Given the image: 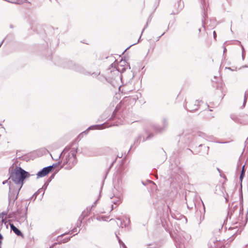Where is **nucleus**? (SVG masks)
I'll list each match as a JSON object with an SVG mask.
<instances>
[{"label":"nucleus","mask_w":248,"mask_h":248,"mask_svg":"<svg viewBox=\"0 0 248 248\" xmlns=\"http://www.w3.org/2000/svg\"><path fill=\"white\" fill-rule=\"evenodd\" d=\"M214 38H215L216 36V32L215 31H214Z\"/></svg>","instance_id":"obj_12"},{"label":"nucleus","mask_w":248,"mask_h":248,"mask_svg":"<svg viewBox=\"0 0 248 248\" xmlns=\"http://www.w3.org/2000/svg\"><path fill=\"white\" fill-rule=\"evenodd\" d=\"M53 166H50L43 168L37 173V177H42L46 175L52 170Z\"/></svg>","instance_id":"obj_3"},{"label":"nucleus","mask_w":248,"mask_h":248,"mask_svg":"<svg viewBox=\"0 0 248 248\" xmlns=\"http://www.w3.org/2000/svg\"><path fill=\"white\" fill-rule=\"evenodd\" d=\"M113 203L116 205L119 204L121 202V200L120 198H117L115 200L113 201Z\"/></svg>","instance_id":"obj_5"},{"label":"nucleus","mask_w":248,"mask_h":248,"mask_svg":"<svg viewBox=\"0 0 248 248\" xmlns=\"http://www.w3.org/2000/svg\"><path fill=\"white\" fill-rule=\"evenodd\" d=\"M118 241L120 245L122 246L124 248H127L125 244L119 238Z\"/></svg>","instance_id":"obj_7"},{"label":"nucleus","mask_w":248,"mask_h":248,"mask_svg":"<svg viewBox=\"0 0 248 248\" xmlns=\"http://www.w3.org/2000/svg\"><path fill=\"white\" fill-rule=\"evenodd\" d=\"M2 43H3V41H2V42H1V43L0 44V47L1 46L2 44Z\"/></svg>","instance_id":"obj_13"},{"label":"nucleus","mask_w":248,"mask_h":248,"mask_svg":"<svg viewBox=\"0 0 248 248\" xmlns=\"http://www.w3.org/2000/svg\"><path fill=\"white\" fill-rule=\"evenodd\" d=\"M118 241L120 245L122 246L124 248H127L125 244L119 238Z\"/></svg>","instance_id":"obj_6"},{"label":"nucleus","mask_w":248,"mask_h":248,"mask_svg":"<svg viewBox=\"0 0 248 248\" xmlns=\"http://www.w3.org/2000/svg\"><path fill=\"white\" fill-rule=\"evenodd\" d=\"M247 99V95L245 94V95L244 104L246 103Z\"/></svg>","instance_id":"obj_9"},{"label":"nucleus","mask_w":248,"mask_h":248,"mask_svg":"<svg viewBox=\"0 0 248 248\" xmlns=\"http://www.w3.org/2000/svg\"><path fill=\"white\" fill-rule=\"evenodd\" d=\"M77 163L76 154L74 152L69 153L64 160V164L67 165L66 168L71 169Z\"/></svg>","instance_id":"obj_2"},{"label":"nucleus","mask_w":248,"mask_h":248,"mask_svg":"<svg viewBox=\"0 0 248 248\" xmlns=\"http://www.w3.org/2000/svg\"><path fill=\"white\" fill-rule=\"evenodd\" d=\"M113 209V206L112 205V209Z\"/></svg>","instance_id":"obj_14"},{"label":"nucleus","mask_w":248,"mask_h":248,"mask_svg":"<svg viewBox=\"0 0 248 248\" xmlns=\"http://www.w3.org/2000/svg\"><path fill=\"white\" fill-rule=\"evenodd\" d=\"M244 166H243V169H242V172H241V175H240V179L241 180H242V178H243V175H244Z\"/></svg>","instance_id":"obj_8"},{"label":"nucleus","mask_w":248,"mask_h":248,"mask_svg":"<svg viewBox=\"0 0 248 248\" xmlns=\"http://www.w3.org/2000/svg\"><path fill=\"white\" fill-rule=\"evenodd\" d=\"M28 173L22 170L20 168H16L14 172H13L10 178L16 184V189L15 190H12V185L11 184V181L10 183L9 187V192H10V198L14 199V198H12V193H15L14 194H17L19 190L22 187L23 185V181L24 179L28 177Z\"/></svg>","instance_id":"obj_1"},{"label":"nucleus","mask_w":248,"mask_h":248,"mask_svg":"<svg viewBox=\"0 0 248 248\" xmlns=\"http://www.w3.org/2000/svg\"><path fill=\"white\" fill-rule=\"evenodd\" d=\"M10 227L11 229L16 235L18 236L22 235L21 232L18 229H17L13 224H10Z\"/></svg>","instance_id":"obj_4"},{"label":"nucleus","mask_w":248,"mask_h":248,"mask_svg":"<svg viewBox=\"0 0 248 248\" xmlns=\"http://www.w3.org/2000/svg\"><path fill=\"white\" fill-rule=\"evenodd\" d=\"M8 183V181H7V180H6V181H3V183H2V184H6V183Z\"/></svg>","instance_id":"obj_10"},{"label":"nucleus","mask_w":248,"mask_h":248,"mask_svg":"<svg viewBox=\"0 0 248 248\" xmlns=\"http://www.w3.org/2000/svg\"><path fill=\"white\" fill-rule=\"evenodd\" d=\"M197 108H194V109H189V111H193L194 110H196Z\"/></svg>","instance_id":"obj_11"}]
</instances>
